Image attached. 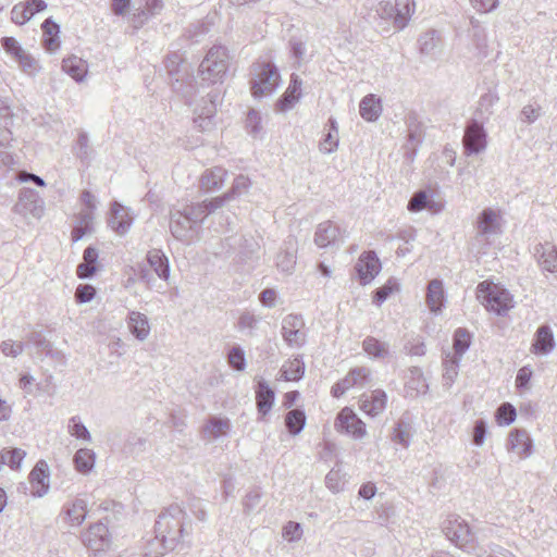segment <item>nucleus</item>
I'll return each instance as SVG.
<instances>
[{"instance_id":"nucleus-1","label":"nucleus","mask_w":557,"mask_h":557,"mask_svg":"<svg viewBox=\"0 0 557 557\" xmlns=\"http://www.w3.org/2000/svg\"><path fill=\"white\" fill-rule=\"evenodd\" d=\"M185 511L176 504L165 508L156 520V539L165 549H173L184 536Z\"/></svg>"},{"instance_id":"nucleus-2","label":"nucleus","mask_w":557,"mask_h":557,"mask_svg":"<svg viewBox=\"0 0 557 557\" xmlns=\"http://www.w3.org/2000/svg\"><path fill=\"white\" fill-rule=\"evenodd\" d=\"M476 293L482 305L498 315L506 314L513 307L511 294L499 285L485 281L478 285Z\"/></svg>"},{"instance_id":"nucleus-3","label":"nucleus","mask_w":557,"mask_h":557,"mask_svg":"<svg viewBox=\"0 0 557 557\" xmlns=\"http://www.w3.org/2000/svg\"><path fill=\"white\" fill-rule=\"evenodd\" d=\"M251 95L255 98L271 95L278 86L281 76L271 62H256L251 67Z\"/></svg>"},{"instance_id":"nucleus-4","label":"nucleus","mask_w":557,"mask_h":557,"mask_svg":"<svg viewBox=\"0 0 557 557\" xmlns=\"http://www.w3.org/2000/svg\"><path fill=\"white\" fill-rule=\"evenodd\" d=\"M228 69V52L221 45L213 46L199 65V75L210 84L221 82Z\"/></svg>"},{"instance_id":"nucleus-5","label":"nucleus","mask_w":557,"mask_h":557,"mask_svg":"<svg viewBox=\"0 0 557 557\" xmlns=\"http://www.w3.org/2000/svg\"><path fill=\"white\" fill-rule=\"evenodd\" d=\"M13 124V113L7 100L0 99V169L14 163L13 156L7 149L12 141L10 126Z\"/></svg>"},{"instance_id":"nucleus-6","label":"nucleus","mask_w":557,"mask_h":557,"mask_svg":"<svg viewBox=\"0 0 557 557\" xmlns=\"http://www.w3.org/2000/svg\"><path fill=\"white\" fill-rule=\"evenodd\" d=\"M487 134L483 123L472 119L467 123L462 138L463 151L467 156L479 154L486 149Z\"/></svg>"},{"instance_id":"nucleus-7","label":"nucleus","mask_w":557,"mask_h":557,"mask_svg":"<svg viewBox=\"0 0 557 557\" xmlns=\"http://www.w3.org/2000/svg\"><path fill=\"white\" fill-rule=\"evenodd\" d=\"M377 15L383 20H393L394 27L397 30L407 25L411 13L410 0H396L394 4L381 1L376 8Z\"/></svg>"},{"instance_id":"nucleus-8","label":"nucleus","mask_w":557,"mask_h":557,"mask_svg":"<svg viewBox=\"0 0 557 557\" xmlns=\"http://www.w3.org/2000/svg\"><path fill=\"white\" fill-rule=\"evenodd\" d=\"M13 210L25 218L40 219L45 212V205L38 191L30 188H22Z\"/></svg>"},{"instance_id":"nucleus-9","label":"nucleus","mask_w":557,"mask_h":557,"mask_svg":"<svg viewBox=\"0 0 557 557\" xmlns=\"http://www.w3.org/2000/svg\"><path fill=\"white\" fill-rule=\"evenodd\" d=\"M305 321L300 314H287L282 320L281 334L289 347H302L306 344L307 335L304 331Z\"/></svg>"},{"instance_id":"nucleus-10","label":"nucleus","mask_w":557,"mask_h":557,"mask_svg":"<svg viewBox=\"0 0 557 557\" xmlns=\"http://www.w3.org/2000/svg\"><path fill=\"white\" fill-rule=\"evenodd\" d=\"M171 234L181 242L190 243L198 228L191 222L185 210H172L170 213Z\"/></svg>"},{"instance_id":"nucleus-11","label":"nucleus","mask_w":557,"mask_h":557,"mask_svg":"<svg viewBox=\"0 0 557 557\" xmlns=\"http://www.w3.org/2000/svg\"><path fill=\"white\" fill-rule=\"evenodd\" d=\"M228 200L230 194H224L223 196L215 197L210 200L185 206L184 210L188 214L191 222L196 225V227L199 228L201 223L210 213L223 207L224 203Z\"/></svg>"},{"instance_id":"nucleus-12","label":"nucleus","mask_w":557,"mask_h":557,"mask_svg":"<svg viewBox=\"0 0 557 557\" xmlns=\"http://www.w3.org/2000/svg\"><path fill=\"white\" fill-rule=\"evenodd\" d=\"M443 532L446 537L458 547H463L473 540L468 523L457 517L448 518L443 523Z\"/></svg>"},{"instance_id":"nucleus-13","label":"nucleus","mask_w":557,"mask_h":557,"mask_svg":"<svg viewBox=\"0 0 557 557\" xmlns=\"http://www.w3.org/2000/svg\"><path fill=\"white\" fill-rule=\"evenodd\" d=\"M335 428L355 438H361L366 435V424L355 413V411L348 407L339 411L336 418Z\"/></svg>"},{"instance_id":"nucleus-14","label":"nucleus","mask_w":557,"mask_h":557,"mask_svg":"<svg viewBox=\"0 0 557 557\" xmlns=\"http://www.w3.org/2000/svg\"><path fill=\"white\" fill-rule=\"evenodd\" d=\"M359 281L362 285L370 283L381 271V262L374 251L363 252L356 265Z\"/></svg>"},{"instance_id":"nucleus-15","label":"nucleus","mask_w":557,"mask_h":557,"mask_svg":"<svg viewBox=\"0 0 557 557\" xmlns=\"http://www.w3.org/2000/svg\"><path fill=\"white\" fill-rule=\"evenodd\" d=\"M476 235L490 237L500 233L499 211L492 208L482 210L475 221Z\"/></svg>"},{"instance_id":"nucleus-16","label":"nucleus","mask_w":557,"mask_h":557,"mask_svg":"<svg viewBox=\"0 0 557 557\" xmlns=\"http://www.w3.org/2000/svg\"><path fill=\"white\" fill-rule=\"evenodd\" d=\"M343 236L339 227L331 221L320 223L314 234V243L320 248L339 245Z\"/></svg>"},{"instance_id":"nucleus-17","label":"nucleus","mask_w":557,"mask_h":557,"mask_svg":"<svg viewBox=\"0 0 557 557\" xmlns=\"http://www.w3.org/2000/svg\"><path fill=\"white\" fill-rule=\"evenodd\" d=\"M301 78L293 73L287 89L276 101V109L281 112L292 110L301 98Z\"/></svg>"},{"instance_id":"nucleus-18","label":"nucleus","mask_w":557,"mask_h":557,"mask_svg":"<svg viewBox=\"0 0 557 557\" xmlns=\"http://www.w3.org/2000/svg\"><path fill=\"white\" fill-rule=\"evenodd\" d=\"M108 533L107 525L98 522L89 527L88 531L82 535V541L89 549L100 552L108 546Z\"/></svg>"},{"instance_id":"nucleus-19","label":"nucleus","mask_w":557,"mask_h":557,"mask_svg":"<svg viewBox=\"0 0 557 557\" xmlns=\"http://www.w3.org/2000/svg\"><path fill=\"white\" fill-rule=\"evenodd\" d=\"M32 484V494L36 497H42L49 491L48 465L45 460H39L29 473Z\"/></svg>"},{"instance_id":"nucleus-20","label":"nucleus","mask_w":557,"mask_h":557,"mask_svg":"<svg viewBox=\"0 0 557 557\" xmlns=\"http://www.w3.org/2000/svg\"><path fill=\"white\" fill-rule=\"evenodd\" d=\"M109 226L119 235H124L133 224V216L129 210L117 202H113L111 207L110 218L108 220Z\"/></svg>"},{"instance_id":"nucleus-21","label":"nucleus","mask_w":557,"mask_h":557,"mask_svg":"<svg viewBox=\"0 0 557 557\" xmlns=\"http://www.w3.org/2000/svg\"><path fill=\"white\" fill-rule=\"evenodd\" d=\"M387 395L383 389H375L360 399V409L371 417L382 413L386 407Z\"/></svg>"},{"instance_id":"nucleus-22","label":"nucleus","mask_w":557,"mask_h":557,"mask_svg":"<svg viewBox=\"0 0 557 557\" xmlns=\"http://www.w3.org/2000/svg\"><path fill=\"white\" fill-rule=\"evenodd\" d=\"M555 348V338L552 329L541 325L534 335L531 351L535 355H547Z\"/></svg>"},{"instance_id":"nucleus-23","label":"nucleus","mask_w":557,"mask_h":557,"mask_svg":"<svg viewBox=\"0 0 557 557\" xmlns=\"http://www.w3.org/2000/svg\"><path fill=\"white\" fill-rule=\"evenodd\" d=\"M535 257L541 268L550 273H557V248L550 243L539 244L535 247Z\"/></svg>"},{"instance_id":"nucleus-24","label":"nucleus","mask_w":557,"mask_h":557,"mask_svg":"<svg viewBox=\"0 0 557 557\" xmlns=\"http://www.w3.org/2000/svg\"><path fill=\"white\" fill-rule=\"evenodd\" d=\"M275 394L269 383L263 379L259 380L256 386L257 408L261 416H267L274 404Z\"/></svg>"},{"instance_id":"nucleus-25","label":"nucleus","mask_w":557,"mask_h":557,"mask_svg":"<svg viewBox=\"0 0 557 557\" xmlns=\"http://www.w3.org/2000/svg\"><path fill=\"white\" fill-rule=\"evenodd\" d=\"M507 447L516 451L521 457H528L531 454L532 442L525 430L513 429L508 436Z\"/></svg>"},{"instance_id":"nucleus-26","label":"nucleus","mask_w":557,"mask_h":557,"mask_svg":"<svg viewBox=\"0 0 557 557\" xmlns=\"http://www.w3.org/2000/svg\"><path fill=\"white\" fill-rule=\"evenodd\" d=\"M424 138V131L420 123L409 121L407 124V143L405 145L407 158L413 160L418 147L422 144Z\"/></svg>"},{"instance_id":"nucleus-27","label":"nucleus","mask_w":557,"mask_h":557,"mask_svg":"<svg viewBox=\"0 0 557 557\" xmlns=\"http://www.w3.org/2000/svg\"><path fill=\"white\" fill-rule=\"evenodd\" d=\"M220 100V95L218 91H210L207 97L202 98L201 102L202 104H200L199 107H197L195 109V113L196 114H201L203 115V121H206V125H201L203 128H212L214 123H213V117L216 113V107H218V102Z\"/></svg>"},{"instance_id":"nucleus-28","label":"nucleus","mask_w":557,"mask_h":557,"mask_svg":"<svg viewBox=\"0 0 557 557\" xmlns=\"http://www.w3.org/2000/svg\"><path fill=\"white\" fill-rule=\"evenodd\" d=\"M127 326L131 333L138 339L145 341L150 333L148 318L138 311H131L127 317Z\"/></svg>"},{"instance_id":"nucleus-29","label":"nucleus","mask_w":557,"mask_h":557,"mask_svg":"<svg viewBox=\"0 0 557 557\" xmlns=\"http://www.w3.org/2000/svg\"><path fill=\"white\" fill-rule=\"evenodd\" d=\"M42 29V45L49 52H54L60 47L59 34L60 26L52 20V17H48L41 24Z\"/></svg>"},{"instance_id":"nucleus-30","label":"nucleus","mask_w":557,"mask_h":557,"mask_svg":"<svg viewBox=\"0 0 557 557\" xmlns=\"http://www.w3.org/2000/svg\"><path fill=\"white\" fill-rule=\"evenodd\" d=\"M98 250L88 246L83 253V262L78 264L76 273L79 278H90L97 271Z\"/></svg>"},{"instance_id":"nucleus-31","label":"nucleus","mask_w":557,"mask_h":557,"mask_svg":"<svg viewBox=\"0 0 557 557\" xmlns=\"http://www.w3.org/2000/svg\"><path fill=\"white\" fill-rule=\"evenodd\" d=\"M147 262L156 274L162 278L168 280L170 276L169 259L160 249H152L147 253Z\"/></svg>"},{"instance_id":"nucleus-32","label":"nucleus","mask_w":557,"mask_h":557,"mask_svg":"<svg viewBox=\"0 0 557 557\" xmlns=\"http://www.w3.org/2000/svg\"><path fill=\"white\" fill-rule=\"evenodd\" d=\"M359 112L362 119L368 122H374L379 119L382 112V104L380 98L370 94L362 98L359 104Z\"/></svg>"},{"instance_id":"nucleus-33","label":"nucleus","mask_w":557,"mask_h":557,"mask_svg":"<svg viewBox=\"0 0 557 557\" xmlns=\"http://www.w3.org/2000/svg\"><path fill=\"white\" fill-rule=\"evenodd\" d=\"M444 287L440 280H432L428 286L426 304L432 312H440L444 306Z\"/></svg>"},{"instance_id":"nucleus-34","label":"nucleus","mask_w":557,"mask_h":557,"mask_svg":"<svg viewBox=\"0 0 557 557\" xmlns=\"http://www.w3.org/2000/svg\"><path fill=\"white\" fill-rule=\"evenodd\" d=\"M286 248L278 252L276 258L277 268L285 273H292L296 265V248L294 239L285 242Z\"/></svg>"},{"instance_id":"nucleus-35","label":"nucleus","mask_w":557,"mask_h":557,"mask_svg":"<svg viewBox=\"0 0 557 557\" xmlns=\"http://www.w3.org/2000/svg\"><path fill=\"white\" fill-rule=\"evenodd\" d=\"M87 63L83 59L71 55L62 62V70L76 82H82L87 74Z\"/></svg>"},{"instance_id":"nucleus-36","label":"nucleus","mask_w":557,"mask_h":557,"mask_svg":"<svg viewBox=\"0 0 557 557\" xmlns=\"http://www.w3.org/2000/svg\"><path fill=\"white\" fill-rule=\"evenodd\" d=\"M226 171L222 168L207 170L200 178V187L205 191H211L223 186Z\"/></svg>"},{"instance_id":"nucleus-37","label":"nucleus","mask_w":557,"mask_h":557,"mask_svg":"<svg viewBox=\"0 0 557 557\" xmlns=\"http://www.w3.org/2000/svg\"><path fill=\"white\" fill-rule=\"evenodd\" d=\"M73 462L79 473L87 474L95 467L96 454L92 449L79 448L73 457Z\"/></svg>"},{"instance_id":"nucleus-38","label":"nucleus","mask_w":557,"mask_h":557,"mask_svg":"<svg viewBox=\"0 0 557 557\" xmlns=\"http://www.w3.org/2000/svg\"><path fill=\"white\" fill-rule=\"evenodd\" d=\"M231 428V422L226 418L210 417L203 426V434L208 438H218L225 435Z\"/></svg>"},{"instance_id":"nucleus-39","label":"nucleus","mask_w":557,"mask_h":557,"mask_svg":"<svg viewBox=\"0 0 557 557\" xmlns=\"http://www.w3.org/2000/svg\"><path fill=\"white\" fill-rule=\"evenodd\" d=\"M371 371L366 367L354 368L344 379H342L343 385H346L348 389L355 386L363 387L368 383Z\"/></svg>"},{"instance_id":"nucleus-40","label":"nucleus","mask_w":557,"mask_h":557,"mask_svg":"<svg viewBox=\"0 0 557 557\" xmlns=\"http://www.w3.org/2000/svg\"><path fill=\"white\" fill-rule=\"evenodd\" d=\"M306 425V414L302 409H292L286 413L285 426L289 434L298 435Z\"/></svg>"},{"instance_id":"nucleus-41","label":"nucleus","mask_w":557,"mask_h":557,"mask_svg":"<svg viewBox=\"0 0 557 557\" xmlns=\"http://www.w3.org/2000/svg\"><path fill=\"white\" fill-rule=\"evenodd\" d=\"M73 152L83 163H89L91 160L92 149L89 145V137L87 133L79 132L76 143L73 147Z\"/></svg>"},{"instance_id":"nucleus-42","label":"nucleus","mask_w":557,"mask_h":557,"mask_svg":"<svg viewBox=\"0 0 557 557\" xmlns=\"http://www.w3.org/2000/svg\"><path fill=\"white\" fill-rule=\"evenodd\" d=\"M362 348L373 358H385L389 354L388 345L372 336H368L363 339Z\"/></svg>"},{"instance_id":"nucleus-43","label":"nucleus","mask_w":557,"mask_h":557,"mask_svg":"<svg viewBox=\"0 0 557 557\" xmlns=\"http://www.w3.org/2000/svg\"><path fill=\"white\" fill-rule=\"evenodd\" d=\"M261 318L251 312H244L237 321V329L247 336H255Z\"/></svg>"},{"instance_id":"nucleus-44","label":"nucleus","mask_w":557,"mask_h":557,"mask_svg":"<svg viewBox=\"0 0 557 557\" xmlns=\"http://www.w3.org/2000/svg\"><path fill=\"white\" fill-rule=\"evenodd\" d=\"M407 387L416 392V395H424L429 391V384L422 371L418 367L410 369V377L407 382Z\"/></svg>"},{"instance_id":"nucleus-45","label":"nucleus","mask_w":557,"mask_h":557,"mask_svg":"<svg viewBox=\"0 0 557 557\" xmlns=\"http://www.w3.org/2000/svg\"><path fill=\"white\" fill-rule=\"evenodd\" d=\"M496 92L488 91L480 97L476 114L481 119H488L493 114V108L498 102Z\"/></svg>"},{"instance_id":"nucleus-46","label":"nucleus","mask_w":557,"mask_h":557,"mask_svg":"<svg viewBox=\"0 0 557 557\" xmlns=\"http://www.w3.org/2000/svg\"><path fill=\"white\" fill-rule=\"evenodd\" d=\"M87 504L84 499L77 498L73 502L72 506L66 510V515L72 525H81L87 515Z\"/></svg>"},{"instance_id":"nucleus-47","label":"nucleus","mask_w":557,"mask_h":557,"mask_svg":"<svg viewBox=\"0 0 557 557\" xmlns=\"http://www.w3.org/2000/svg\"><path fill=\"white\" fill-rule=\"evenodd\" d=\"M411 437V424L405 420H399L394 428L392 441L403 447H408Z\"/></svg>"},{"instance_id":"nucleus-48","label":"nucleus","mask_w":557,"mask_h":557,"mask_svg":"<svg viewBox=\"0 0 557 557\" xmlns=\"http://www.w3.org/2000/svg\"><path fill=\"white\" fill-rule=\"evenodd\" d=\"M282 374L286 381H298L305 374V364L299 358H295L283 366Z\"/></svg>"},{"instance_id":"nucleus-49","label":"nucleus","mask_w":557,"mask_h":557,"mask_svg":"<svg viewBox=\"0 0 557 557\" xmlns=\"http://www.w3.org/2000/svg\"><path fill=\"white\" fill-rule=\"evenodd\" d=\"M440 40L438 33L435 29H430L419 37V50L422 54H431Z\"/></svg>"},{"instance_id":"nucleus-50","label":"nucleus","mask_w":557,"mask_h":557,"mask_svg":"<svg viewBox=\"0 0 557 557\" xmlns=\"http://www.w3.org/2000/svg\"><path fill=\"white\" fill-rule=\"evenodd\" d=\"M69 432L72 436L84 442H90L91 435L86 425L81 421L79 417L75 416L69 420Z\"/></svg>"},{"instance_id":"nucleus-51","label":"nucleus","mask_w":557,"mask_h":557,"mask_svg":"<svg viewBox=\"0 0 557 557\" xmlns=\"http://www.w3.org/2000/svg\"><path fill=\"white\" fill-rule=\"evenodd\" d=\"M471 344V335L466 329H457L454 334V349L461 357Z\"/></svg>"},{"instance_id":"nucleus-52","label":"nucleus","mask_w":557,"mask_h":557,"mask_svg":"<svg viewBox=\"0 0 557 557\" xmlns=\"http://www.w3.org/2000/svg\"><path fill=\"white\" fill-rule=\"evenodd\" d=\"M399 285L395 278H389L383 286L376 288L373 295V302L381 306L391 294L398 290Z\"/></svg>"},{"instance_id":"nucleus-53","label":"nucleus","mask_w":557,"mask_h":557,"mask_svg":"<svg viewBox=\"0 0 557 557\" xmlns=\"http://www.w3.org/2000/svg\"><path fill=\"white\" fill-rule=\"evenodd\" d=\"M516 408L509 403L500 405L495 413L496 421L499 425L511 424L516 420Z\"/></svg>"},{"instance_id":"nucleus-54","label":"nucleus","mask_w":557,"mask_h":557,"mask_svg":"<svg viewBox=\"0 0 557 557\" xmlns=\"http://www.w3.org/2000/svg\"><path fill=\"white\" fill-rule=\"evenodd\" d=\"M230 366L236 371H244L246 368L245 351L240 346H234L227 354Z\"/></svg>"},{"instance_id":"nucleus-55","label":"nucleus","mask_w":557,"mask_h":557,"mask_svg":"<svg viewBox=\"0 0 557 557\" xmlns=\"http://www.w3.org/2000/svg\"><path fill=\"white\" fill-rule=\"evenodd\" d=\"M443 366H444L443 385L449 388L458 375V360L446 359L443 362Z\"/></svg>"},{"instance_id":"nucleus-56","label":"nucleus","mask_w":557,"mask_h":557,"mask_svg":"<svg viewBox=\"0 0 557 557\" xmlns=\"http://www.w3.org/2000/svg\"><path fill=\"white\" fill-rule=\"evenodd\" d=\"M16 61L18 62V65L22 69V71L27 75H35L39 71V64L37 60L26 51L18 55Z\"/></svg>"},{"instance_id":"nucleus-57","label":"nucleus","mask_w":557,"mask_h":557,"mask_svg":"<svg viewBox=\"0 0 557 557\" xmlns=\"http://www.w3.org/2000/svg\"><path fill=\"white\" fill-rule=\"evenodd\" d=\"M25 345L22 342H14L12 339L2 341L0 344V351L5 357L16 358L23 354Z\"/></svg>"},{"instance_id":"nucleus-58","label":"nucleus","mask_w":557,"mask_h":557,"mask_svg":"<svg viewBox=\"0 0 557 557\" xmlns=\"http://www.w3.org/2000/svg\"><path fill=\"white\" fill-rule=\"evenodd\" d=\"M542 115V108L540 104H527L522 108L519 119L522 123L532 124Z\"/></svg>"},{"instance_id":"nucleus-59","label":"nucleus","mask_w":557,"mask_h":557,"mask_svg":"<svg viewBox=\"0 0 557 557\" xmlns=\"http://www.w3.org/2000/svg\"><path fill=\"white\" fill-rule=\"evenodd\" d=\"M24 2L15 4L11 10V20L13 23L23 25L32 18V12L28 13Z\"/></svg>"},{"instance_id":"nucleus-60","label":"nucleus","mask_w":557,"mask_h":557,"mask_svg":"<svg viewBox=\"0 0 557 557\" xmlns=\"http://www.w3.org/2000/svg\"><path fill=\"white\" fill-rule=\"evenodd\" d=\"M428 203H429V198H428L426 193L424 190H419L413 194V196L411 197V199L408 202L407 208L410 212H419V211L423 210L424 208H426Z\"/></svg>"},{"instance_id":"nucleus-61","label":"nucleus","mask_w":557,"mask_h":557,"mask_svg":"<svg viewBox=\"0 0 557 557\" xmlns=\"http://www.w3.org/2000/svg\"><path fill=\"white\" fill-rule=\"evenodd\" d=\"M250 180L247 176L238 175L234 180L231 190L226 193L230 194V200L233 199L235 196H240L247 193V190L250 187Z\"/></svg>"},{"instance_id":"nucleus-62","label":"nucleus","mask_w":557,"mask_h":557,"mask_svg":"<svg viewBox=\"0 0 557 557\" xmlns=\"http://www.w3.org/2000/svg\"><path fill=\"white\" fill-rule=\"evenodd\" d=\"M262 493L260 492L259 488H253L249 491L243 500L245 511L249 513L252 510H255L256 507L259 505Z\"/></svg>"},{"instance_id":"nucleus-63","label":"nucleus","mask_w":557,"mask_h":557,"mask_svg":"<svg viewBox=\"0 0 557 557\" xmlns=\"http://www.w3.org/2000/svg\"><path fill=\"white\" fill-rule=\"evenodd\" d=\"M338 147V134H334L332 131H329L327 134L324 135L323 139L320 141V150L323 153H332Z\"/></svg>"},{"instance_id":"nucleus-64","label":"nucleus","mask_w":557,"mask_h":557,"mask_svg":"<svg viewBox=\"0 0 557 557\" xmlns=\"http://www.w3.org/2000/svg\"><path fill=\"white\" fill-rule=\"evenodd\" d=\"M487 434V423L483 419H479L474 422L473 426V444L482 446L485 442Z\"/></svg>"}]
</instances>
